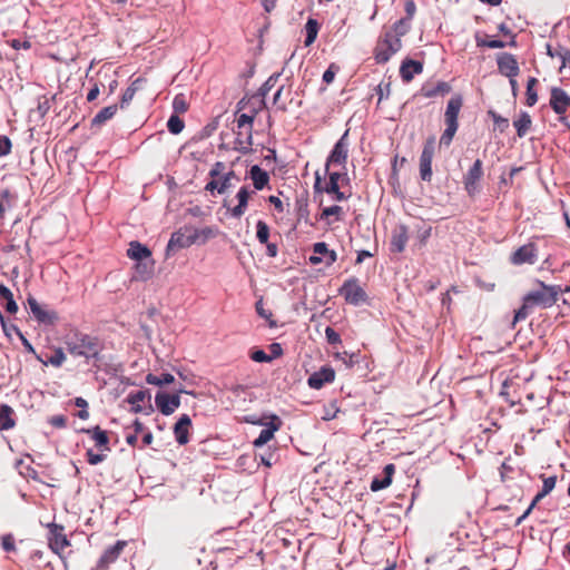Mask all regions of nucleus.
I'll use <instances>...</instances> for the list:
<instances>
[{"instance_id": "nucleus-1", "label": "nucleus", "mask_w": 570, "mask_h": 570, "mask_svg": "<svg viewBox=\"0 0 570 570\" xmlns=\"http://www.w3.org/2000/svg\"><path fill=\"white\" fill-rule=\"evenodd\" d=\"M63 343L73 357H83L87 363L94 361L95 366L102 360L101 352L105 345L98 336L71 330L65 335Z\"/></svg>"}, {"instance_id": "nucleus-2", "label": "nucleus", "mask_w": 570, "mask_h": 570, "mask_svg": "<svg viewBox=\"0 0 570 570\" xmlns=\"http://www.w3.org/2000/svg\"><path fill=\"white\" fill-rule=\"evenodd\" d=\"M538 289L530 291L523 296V303L514 314V323L525 320L531 309L534 307L549 308L553 306L558 299L559 294L562 293L560 285H547L540 279H535Z\"/></svg>"}, {"instance_id": "nucleus-3", "label": "nucleus", "mask_w": 570, "mask_h": 570, "mask_svg": "<svg viewBox=\"0 0 570 570\" xmlns=\"http://www.w3.org/2000/svg\"><path fill=\"white\" fill-rule=\"evenodd\" d=\"M266 108V101L258 99L257 106H253L250 114H240L237 117V129L234 149L242 153L248 154L250 146L253 145V122L259 110Z\"/></svg>"}, {"instance_id": "nucleus-4", "label": "nucleus", "mask_w": 570, "mask_h": 570, "mask_svg": "<svg viewBox=\"0 0 570 570\" xmlns=\"http://www.w3.org/2000/svg\"><path fill=\"white\" fill-rule=\"evenodd\" d=\"M188 394L183 386L176 390V393L169 394L164 391H158L155 395V404L159 412L164 415L173 414L180 406V394Z\"/></svg>"}, {"instance_id": "nucleus-5", "label": "nucleus", "mask_w": 570, "mask_h": 570, "mask_svg": "<svg viewBox=\"0 0 570 570\" xmlns=\"http://www.w3.org/2000/svg\"><path fill=\"white\" fill-rule=\"evenodd\" d=\"M340 295L354 306H360L367 301V294L356 277H351L343 283L340 288Z\"/></svg>"}, {"instance_id": "nucleus-6", "label": "nucleus", "mask_w": 570, "mask_h": 570, "mask_svg": "<svg viewBox=\"0 0 570 570\" xmlns=\"http://www.w3.org/2000/svg\"><path fill=\"white\" fill-rule=\"evenodd\" d=\"M348 130H346L342 137L335 142L333 149L327 156L325 163V173H328V168L332 165L341 166L344 170H346V163L348 158V141H347Z\"/></svg>"}, {"instance_id": "nucleus-7", "label": "nucleus", "mask_w": 570, "mask_h": 570, "mask_svg": "<svg viewBox=\"0 0 570 570\" xmlns=\"http://www.w3.org/2000/svg\"><path fill=\"white\" fill-rule=\"evenodd\" d=\"M197 243V235L191 233V228L179 229L171 234L166 247V256L174 255L178 249L189 247Z\"/></svg>"}, {"instance_id": "nucleus-8", "label": "nucleus", "mask_w": 570, "mask_h": 570, "mask_svg": "<svg viewBox=\"0 0 570 570\" xmlns=\"http://www.w3.org/2000/svg\"><path fill=\"white\" fill-rule=\"evenodd\" d=\"M435 150V140L430 137L424 142L421 156H420V177L423 181H431L432 179V160Z\"/></svg>"}, {"instance_id": "nucleus-9", "label": "nucleus", "mask_w": 570, "mask_h": 570, "mask_svg": "<svg viewBox=\"0 0 570 570\" xmlns=\"http://www.w3.org/2000/svg\"><path fill=\"white\" fill-rule=\"evenodd\" d=\"M510 263L514 266L524 264L533 265L538 261V247L534 243L530 242L517 248L509 258Z\"/></svg>"}, {"instance_id": "nucleus-10", "label": "nucleus", "mask_w": 570, "mask_h": 570, "mask_svg": "<svg viewBox=\"0 0 570 570\" xmlns=\"http://www.w3.org/2000/svg\"><path fill=\"white\" fill-rule=\"evenodd\" d=\"M27 303L30 313L39 324L53 325L58 321L59 317L57 312L42 306L33 296L29 295Z\"/></svg>"}, {"instance_id": "nucleus-11", "label": "nucleus", "mask_w": 570, "mask_h": 570, "mask_svg": "<svg viewBox=\"0 0 570 570\" xmlns=\"http://www.w3.org/2000/svg\"><path fill=\"white\" fill-rule=\"evenodd\" d=\"M482 177V161L476 159L463 177L464 189L470 196H473L478 191V183Z\"/></svg>"}, {"instance_id": "nucleus-12", "label": "nucleus", "mask_w": 570, "mask_h": 570, "mask_svg": "<svg viewBox=\"0 0 570 570\" xmlns=\"http://www.w3.org/2000/svg\"><path fill=\"white\" fill-rule=\"evenodd\" d=\"M126 546V541L118 540L114 546L108 547L92 570H107L109 564L114 563L118 559Z\"/></svg>"}, {"instance_id": "nucleus-13", "label": "nucleus", "mask_w": 570, "mask_h": 570, "mask_svg": "<svg viewBox=\"0 0 570 570\" xmlns=\"http://www.w3.org/2000/svg\"><path fill=\"white\" fill-rule=\"evenodd\" d=\"M497 63L499 72L509 79L515 78L519 75V65L515 57L509 52H501L497 56Z\"/></svg>"}, {"instance_id": "nucleus-14", "label": "nucleus", "mask_w": 570, "mask_h": 570, "mask_svg": "<svg viewBox=\"0 0 570 570\" xmlns=\"http://www.w3.org/2000/svg\"><path fill=\"white\" fill-rule=\"evenodd\" d=\"M267 417L269 422H265V429L259 432V435L253 442L255 448L265 445L282 426V420L276 414H269Z\"/></svg>"}, {"instance_id": "nucleus-15", "label": "nucleus", "mask_w": 570, "mask_h": 570, "mask_svg": "<svg viewBox=\"0 0 570 570\" xmlns=\"http://www.w3.org/2000/svg\"><path fill=\"white\" fill-rule=\"evenodd\" d=\"M550 106L557 115H564L570 108V96L559 87L551 89Z\"/></svg>"}, {"instance_id": "nucleus-16", "label": "nucleus", "mask_w": 570, "mask_h": 570, "mask_svg": "<svg viewBox=\"0 0 570 570\" xmlns=\"http://www.w3.org/2000/svg\"><path fill=\"white\" fill-rule=\"evenodd\" d=\"M452 90L451 86L446 81H428L422 85L421 89L415 94L416 96H423L425 98H434L438 96L444 97Z\"/></svg>"}, {"instance_id": "nucleus-17", "label": "nucleus", "mask_w": 570, "mask_h": 570, "mask_svg": "<svg viewBox=\"0 0 570 570\" xmlns=\"http://www.w3.org/2000/svg\"><path fill=\"white\" fill-rule=\"evenodd\" d=\"M335 379V371L330 366H323L320 371L314 372L307 379L311 389L320 390L326 383H332Z\"/></svg>"}, {"instance_id": "nucleus-18", "label": "nucleus", "mask_w": 570, "mask_h": 570, "mask_svg": "<svg viewBox=\"0 0 570 570\" xmlns=\"http://www.w3.org/2000/svg\"><path fill=\"white\" fill-rule=\"evenodd\" d=\"M48 540L50 549L58 554L69 546V541L63 534V527L56 523L50 524V534Z\"/></svg>"}, {"instance_id": "nucleus-19", "label": "nucleus", "mask_w": 570, "mask_h": 570, "mask_svg": "<svg viewBox=\"0 0 570 570\" xmlns=\"http://www.w3.org/2000/svg\"><path fill=\"white\" fill-rule=\"evenodd\" d=\"M409 240V229L405 225H397L391 234L390 249L393 253H402Z\"/></svg>"}, {"instance_id": "nucleus-20", "label": "nucleus", "mask_w": 570, "mask_h": 570, "mask_svg": "<svg viewBox=\"0 0 570 570\" xmlns=\"http://www.w3.org/2000/svg\"><path fill=\"white\" fill-rule=\"evenodd\" d=\"M191 426V419L188 414H181L174 425L175 440L179 445H185L189 442V429Z\"/></svg>"}, {"instance_id": "nucleus-21", "label": "nucleus", "mask_w": 570, "mask_h": 570, "mask_svg": "<svg viewBox=\"0 0 570 570\" xmlns=\"http://www.w3.org/2000/svg\"><path fill=\"white\" fill-rule=\"evenodd\" d=\"M422 71L423 63L413 59L403 60L400 67V76L404 82H410L414 75H420Z\"/></svg>"}, {"instance_id": "nucleus-22", "label": "nucleus", "mask_w": 570, "mask_h": 570, "mask_svg": "<svg viewBox=\"0 0 570 570\" xmlns=\"http://www.w3.org/2000/svg\"><path fill=\"white\" fill-rule=\"evenodd\" d=\"M462 105L463 99L460 95H454L450 98L444 114L445 124L459 125L458 117Z\"/></svg>"}, {"instance_id": "nucleus-23", "label": "nucleus", "mask_w": 570, "mask_h": 570, "mask_svg": "<svg viewBox=\"0 0 570 570\" xmlns=\"http://www.w3.org/2000/svg\"><path fill=\"white\" fill-rule=\"evenodd\" d=\"M253 193L254 191H250L248 186L240 187V189L238 190V193L236 195L238 204L235 207L229 209L232 217L240 218L244 215V213L247 208V205H248V199L250 197V194H253Z\"/></svg>"}, {"instance_id": "nucleus-24", "label": "nucleus", "mask_w": 570, "mask_h": 570, "mask_svg": "<svg viewBox=\"0 0 570 570\" xmlns=\"http://www.w3.org/2000/svg\"><path fill=\"white\" fill-rule=\"evenodd\" d=\"M248 177L252 179L256 190L264 189L269 183V175L258 165H254L248 170Z\"/></svg>"}, {"instance_id": "nucleus-25", "label": "nucleus", "mask_w": 570, "mask_h": 570, "mask_svg": "<svg viewBox=\"0 0 570 570\" xmlns=\"http://www.w3.org/2000/svg\"><path fill=\"white\" fill-rule=\"evenodd\" d=\"M127 255L130 259L138 262L151 258V250L138 240H132L129 243Z\"/></svg>"}, {"instance_id": "nucleus-26", "label": "nucleus", "mask_w": 570, "mask_h": 570, "mask_svg": "<svg viewBox=\"0 0 570 570\" xmlns=\"http://www.w3.org/2000/svg\"><path fill=\"white\" fill-rule=\"evenodd\" d=\"M79 432L89 434L95 441L96 446L101 450L110 451L109 438L105 430H101L99 426H95L90 429H81Z\"/></svg>"}, {"instance_id": "nucleus-27", "label": "nucleus", "mask_w": 570, "mask_h": 570, "mask_svg": "<svg viewBox=\"0 0 570 570\" xmlns=\"http://www.w3.org/2000/svg\"><path fill=\"white\" fill-rule=\"evenodd\" d=\"M155 263L153 258L138 261L135 264V278L140 281H148L154 274Z\"/></svg>"}, {"instance_id": "nucleus-28", "label": "nucleus", "mask_w": 570, "mask_h": 570, "mask_svg": "<svg viewBox=\"0 0 570 570\" xmlns=\"http://www.w3.org/2000/svg\"><path fill=\"white\" fill-rule=\"evenodd\" d=\"M118 110V105L114 104L102 108L92 119L91 127H100L107 120L111 119Z\"/></svg>"}, {"instance_id": "nucleus-29", "label": "nucleus", "mask_w": 570, "mask_h": 570, "mask_svg": "<svg viewBox=\"0 0 570 570\" xmlns=\"http://www.w3.org/2000/svg\"><path fill=\"white\" fill-rule=\"evenodd\" d=\"M313 252L317 255H323L325 257L326 266L333 265L337 261V254L333 249H328L327 244L324 242H318L313 245Z\"/></svg>"}, {"instance_id": "nucleus-30", "label": "nucleus", "mask_w": 570, "mask_h": 570, "mask_svg": "<svg viewBox=\"0 0 570 570\" xmlns=\"http://www.w3.org/2000/svg\"><path fill=\"white\" fill-rule=\"evenodd\" d=\"M531 125L532 120L527 111H521L519 118L513 121V126L515 127L517 135L519 138H522L527 135V132L531 128Z\"/></svg>"}, {"instance_id": "nucleus-31", "label": "nucleus", "mask_w": 570, "mask_h": 570, "mask_svg": "<svg viewBox=\"0 0 570 570\" xmlns=\"http://www.w3.org/2000/svg\"><path fill=\"white\" fill-rule=\"evenodd\" d=\"M13 410L7 405H0V431L9 430L14 426V420L12 419Z\"/></svg>"}, {"instance_id": "nucleus-32", "label": "nucleus", "mask_w": 570, "mask_h": 570, "mask_svg": "<svg viewBox=\"0 0 570 570\" xmlns=\"http://www.w3.org/2000/svg\"><path fill=\"white\" fill-rule=\"evenodd\" d=\"M318 29L320 23L317 22V20L309 18L305 23L306 37L304 42L306 47L311 46L315 41L318 33Z\"/></svg>"}, {"instance_id": "nucleus-33", "label": "nucleus", "mask_w": 570, "mask_h": 570, "mask_svg": "<svg viewBox=\"0 0 570 570\" xmlns=\"http://www.w3.org/2000/svg\"><path fill=\"white\" fill-rule=\"evenodd\" d=\"M146 382L151 385L163 386L175 382V377L170 373H163L160 376L149 373L146 376Z\"/></svg>"}, {"instance_id": "nucleus-34", "label": "nucleus", "mask_w": 570, "mask_h": 570, "mask_svg": "<svg viewBox=\"0 0 570 570\" xmlns=\"http://www.w3.org/2000/svg\"><path fill=\"white\" fill-rule=\"evenodd\" d=\"M281 77V72H275L271 75L267 80L261 86V88L257 91V97L259 99H264L268 95V92L272 90V88L276 85L278 78Z\"/></svg>"}, {"instance_id": "nucleus-35", "label": "nucleus", "mask_w": 570, "mask_h": 570, "mask_svg": "<svg viewBox=\"0 0 570 570\" xmlns=\"http://www.w3.org/2000/svg\"><path fill=\"white\" fill-rule=\"evenodd\" d=\"M146 400H147V402H149L151 400L149 390H139L136 392H130L126 397V401L131 405H136V403L145 402Z\"/></svg>"}, {"instance_id": "nucleus-36", "label": "nucleus", "mask_w": 570, "mask_h": 570, "mask_svg": "<svg viewBox=\"0 0 570 570\" xmlns=\"http://www.w3.org/2000/svg\"><path fill=\"white\" fill-rule=\"evenodd\" d=\"M393 55V52H390V48L383 45V40L377 43L375 48V61L377 63H386Z\"/></svg>"}, {"instance_id": "nucleus-37", "label": "nucleus", "mask_w": 570, "mask_h": 570, "mask_svg": "<svg viewBox=\"0 0 570 570\" xmlns=\"http://www.w3.org/2000/svg\"><path fill=\"white\" fill-rule=\"evenodd\" d=\"M185 127L184 120L176 114L170 115L167 121V128L170 134L178 135Z\"/></svg>"}, {"instance_id": "nucleus-38", "label": "nucleus", "mask_w": 570, "mask_h": 570, "mask_svg": "<svg viewBox=\"0 0 570 570\" xmlns=\"http://www.w3.org/2000/svg\"><path fill=\"white\" fill-rule=\"evenodd\" d=\"M16 469L23 478H31L37 480V471L30 464H27L22 459L16 461Z\"/></svg>"}, {"instance_id": "nucleus-39", "label": "nucleus", "mask_w": 570, "mask_h": 570, "mask_svg": "<svg viewBox=\"0 0 570 570\" xmlns=\"http://www.w3.org/2000/svg\"><path fill=\"white\" fill-rule=\"evenodd\" d=\"M538 83V80L534 77H530L527 82V105L532 107L538 101V94L534 89V86Z\"/></svg>"}, {"instance_id": "nucleus-40", "label": "nucleus", "mask_w": 570, "mask_h": 570, "mask_svg": "<svg viewBox=\"0 0 570 570\" xmlns=\"http://www.w3.org/2000/svg\"><path fill=\"white\" fill-rule=\"evenodd\" d=\"M446 125V128L444 129L441 138H440V146H450L452 140H453V137L459 128V125H454V124H445Z\"/></svg>"}, {"instance_id": "nucleus-41", "label": "nucleus", "mask_w": 570, "mask_h": 570, "mask_svg": "<svg viewBox=\"0 0 570 570\" xmlns=\"http://www.w3.org/2000/svg\"><path fill=\"white\" fill-rule=\"evenodd\" d=\"M191 233L197 235V242L204 244L209 238L215 237L218 230L217 228L207 226L202 229H191Z\"/></svg>"}, {"instance_id": "nucleus-42", "label": "nucleus", "mask_w": 570, "mask_h": 570, "mask_svg": "<svg viewBox=\"0 0 570 570\" xmlns=\"http://www.w3.org/2000/svg\"><path fill=\"white\" fill-rule=\"evenodd\" d=\"M383 45L390 48V52L396 53L402 47L401 37L396 36L395 38H393L392 32L387 31L384 35Z\"/></svg>"}, {"instance_id": "nucleus-43", "label": "nucleus", "mask_w": 570, "mask_h": 570, "mask_svg": "<svg viewBox=\"0 0 570 570\" xmlns=\"http://www.w3.org/2000/svg\"><path fill=\"white\" fill-rule=\"evenodd\" d=\"M66 361V354L61 347H58L53 351V354L48 358V361H42L45 365H52L55 367H60Z\"/></svg>"}, {"instance_id": "nucleus-44", "label": "nucleus", "mask_w": 570, "mask_h": 570, "mask_svg": "<svg viewBox=\"0 0 570 570\" xmlns=\"http://www.w3.org/2000/svg\"><path fill=\"white\" fill-rule=\"evenodd\" d=\"M256 237L261 244H267L269 238V227L264 220L256 223Z\"/></svg>"}, {"instance_id": "nucleus-45", "label": "nucleus", "mask_w": 570, "mask_h": 570, "mask_svg": "<svg viewBox=\"0 0 570 570\" xmlns=\"http://www.w3.org/2000/svg\"><path fill=\"white\" fill-rule=\"evenodd\" d=\"M173 109L174 114H184L188 110V102L186 100L185 95L178 94L173 99Z\"/></svg>"}, {"instance_id": "nucleus-46", "label": "nucleus", "mask_w": 570, "mask_h": 570, "mask_svg": "<svg viewBox=\"0 0 570 570\" xmlns=\"http://www.w3.org/2000/svg\"><path fill=\"white\" fill-rule=\"evenodd\" d=\"M488 114L492 118L495 129H498L500 132H504L509 128L508 118L502 117L493 110H490Z\"/></svg>"}, {"instance_id": "nucleus-47", "label": "nucleus", "mask_w": 570, "mask_h": 570, "mask_svg": "<svg viewBox=\"0 0 570 570\" xmlns=\"http://www.w3.org/2000/svg\"><path fill=\"white\" fill-rule=\"evenodd\" d=\"M411 29V20L401 18L393 24V31L395 32V36L403 37L409 32Z\"/></svg>"}, {"instance_id": "nucleus-48", "label": "nucleus", "mask_w": 570, "mask_h": 570, "mask_svg": "<svg viewBox=\"0 0 570 570\" xmlns=\"http://www.w3.org/2000/svg\"><path fill=\"white\" fill-rule=\"evenodd\" d=\"M257 314L262 317L268 321L269 327H276V322L272 318V312L264 308L263 301L259 299L255 304Z\"/></svg>"}, {"instance_id": "nucleus-49", "label": "nucleus", "mask_w": 570, "mask_h": 570, "mask_svg": "<svg viewBox=\"0 0 570 570\" xmlns=\"http://www.w3.org/2000/svg\"><path fill=\"white\" fill-rule=\"evenodd\" d=\"M391 479H389V476H375L372 482H371V490L373 492H377V491H381L385 488H387L390 484H391Z\"/></svg>"}, {"instance_id": "nucleus-50", "label": "nucleus", "mask_w": 570, "mask_h": 570, "mask_svg": "<svg viewBox=\"0 0 570 570\" xmlns=\"http://www.w3.org/2000/svg\"><path fill=\"white\" fill-rule=\"evenodd\" d=\"M0 324H1L4 335L7 337H11L12 333L18 335L19 337H22V332L16 324L9 323L7 320L2 321V323H0Z\"/></svg>"}, {"instance_id": "nucleus-51", "label": "nucleus", "mask_w": 570, "mask_h": 570, "mask_svg": "<svg viewBox=\"0 0 570 570\" xmlns=\"http://www.w3.org/2000/svg\"><path fill=\"white\" fill-rule=\"evenodd\" d=\"M249 356H250V358L254 362H257V363H268V362H272V357H269L268 354L265 353V351H263L261 348H254L250 352Z\"/></svg>"}, {"instance_id": "nucleus-52", "label": "nucleus", "mask_w": 570, "mask_h": 570, "mask_svg": "<svg viewBox=\"0 0 570 570\" xmlns=\"http://www.w3.org/2000/svg\"><path fill=\"white\" fill-rule=\"evenodd\" d=\"M50 107V99L43 96L41 99H39L36 111L40 118H43L48 114Z\"/></svg>"}, {"instance_id": "nucleus-53", "label": "nucleus", "mask_w": 570, "mask_h": 570, "mask_svg": "<svg viewBox=\"0 0 570 570\" xmlns=\"http://www.w3.org/2000/svg\"><path fill=\"white\" fill-rule=\"evenodd\" d=\"M325 337L327 343L331 345L340 344L342 342L340 334L331 326L325 328Z\"/></svg>"}, {"instance_id": "nucleus-54", "label": "nucleus", "mask_w": 570, "mask_h": 570, "mask_svg": "<svg viewBox=\"0 0 570 570\" xmlns=\"http://www.w3.org/2000/svg\"><path fill=\"white\" fill-rule=\"evenodd\" d=\"M324 193L333 195V199L342 202L346 199V195L340 190V186L335 185L334 188L330 189V186H324Z\"/></svg>"}, {"instance_id": "nucleus-55", "label": "nucleus", "mask_w": 570, "mask_h": 570, "mask_svg": "<svg viewBox=\"0 0 570 570\" xmlns=\"http://www.w3.org/2000/svg\"><path fill=\"white\" fill-rule=\"evenodd\" d=\"M86 455H87V462L90 465H97V464L101 463L102 461H105V459H106L105 454L95 453L91 449H89L86 452Z\"/></svg>"}, {"instance_id": "nucleus-56", "label": "nucleus", "mask_w": 570, "mask_h": 570, "mask_svg": "<svg viewBox=\"0 0 570 570\" xmlns=\"http://www.w3.org/2000/svg\"><path fill=\"white\" fill-rule=\"evenodd\" d=\"M12 144L9 137L0 136V157L7 156L11 153Z\"/></svg>"}, {"instance_id": "nucleus-57", "label": "nucleus", "mask_w": 570, "mask_h": 570, "mask_svg": "<svg viewBox=\"0 0 570 570\" xmlns=\"http://www.w3.org/2000/svg\"><path fill=\"white\" fill-rule=\"evenodd\" d=\"M325 175H328V183H326L325 186H330V189H332L335 185H338V181L343 176H346V173L328 170V173H325Z\"/></svg>"}, {"instance_id": "nucleus-58", "label": "nucleus", "mask_w": 570, "mask_h": 570, "mask_svg": "<svg viewBox=\"0 0 570 570\" xmlns=\"http://www.w3.org/2000/svg\"><path fill=\"white\" fill-rule=\"evenodd\" d=\"M48 422L57 429H63L67 426V417L62 414L53 415L49 417Z\"/></svg>"}, {"instance_id": "nucleus-59", "label": "nucleus", "mask_w": 570, "mask_h": 570, "mask_svg": "<svg viewBox=\"0 0 570 570\" xmlns=\"http://www.w3.org/2000/svg\"><path fill=\"white\" fill-rule=\"evenodd\" d=\"M1 546L6 552H11L16 550L14 539L11 534H6L2 537Z\"/></svg>"}, {"instance_id": "nucleus-60", "label": "nucleus", "mask_w": 570, "mask_h": 570, "mask_svg": "<svg viewBox=\"0 0 570 570\" xmlns=\"http://www.w3.org/2000/svg\"><path fill=\"white\" fill-rule=\"evenodd\" d=\"M337 70V66L334 63L330 65V67L323 73V81L327 85L331 83L334 80Z\"/></svg>"}, {"instance_id": "nucleus-61", "label": "nucleus", "mask_w": 570, "mask_h": 570, "mask_svg": "<svg viewBox=\"0 0 570 570\" xmlns=\"http://www.w3.org/2000/svg\"><path fill=\"white\" fill-rule=\"evenodd\" d=\"M557 57H559L561 59L560 70L564 67L570 68V50L561 48L557 52Z\"/></svg>"}, {"instance_id": "nucleus-62", "label": "nucleus", "mask_w": 570, "mask_h": 570, "mask_svg": "<svg viewBox=\"0 0 570 570\" xmlns=\"http://www.w3.org/2000/svg\"><path fill=\"white\" fill-rule=\"evenodd\" d=\"M296 205H297V215L299 218H304V219H307L308 217V205H307V202L305 199H298L296 202Z\"/></svg>"}, {"instance_id": "nucleus-63", "label": "nucleus", "mask_w": 570, "mask_h": 570, "mask_svg": "<svg viewBox=\"0 0 570 570\" xmlns=\"http://www.w3.org/2000/svg\"><path fill=\"white\" fill-rule=\"evenodd\" d=\"M341 212H342V207L338 205L325 207L322 210L321 218L323 219V218H327L330 216H337L338 214H341Z\"/></svg>"}, {"instance_id": "nucleus-64", "label": "nucleus", "mask_w": 570, "mask_h": 570, "mask_svg": "<svg viewBox=\"0 0 570 570\" xmlns=\"http://www.w3.org/2000/svg\"><path fill=\"white\" fill-rule=\"evenodd\" d=\"M224 169H225V164L222 161H217L214 164V166L209 170V176L212 178H218L224 175L223 174Z\"/></svg>"}]
</instances>
